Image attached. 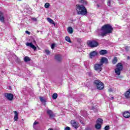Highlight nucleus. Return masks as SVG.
<instances>
[{"instance_id": "f257e3e1", "label": "nucleus", "mask_w": 130, "mask_h": 130, "mask_svg": "<svg viewBox=\"0 0 130 130\" xmlns=\"http://www.w3.org/2000/svg\"><path fill=\"white\" fill-rule=\"evenodd\" d=\"M113 30V28L111 25L109 24H105L101 28V31H102L103 33L101 34L100 36H102V37H104V36H106L107 34L112 33Z\"/></svg>"}, {"instance_id": "f03ea898", "label": "nucleus", "mask_w": 130, "mask_h": 130, "mask_svg": "<svg viewBox=\"0 0 130 130\" xmlns=\"http://www.w3.org/2000/svg\"><path fill=\"white\" fill-rule=\"evenodd\" d=\"M76 10L78 15H82V16H86L87 15V9L83 5L77 4Z\"/></svg>"}, {"instance_id": "7ed1b4c3", "label": "nucleus", "mask_w": 130, "mask_h": 130, "mask_svg": "<svg viewBox=\"0 0 130 130\" xmlns=\"http://www.w3.org/2000/svg\"><path fill=\"white\" fill-rule=\"evenodd\" d=\"M94 84L96 86L98 90H103L104 89V84L99 80H94Z\"/></svg>"}, {"instance_id": "20e7f679", "label": "nucleus", "mask_w": 130, "mask_h": 130, "mask_svg": "<svg viewBox=\"0 0 130 130\" xmlns=\"http://www.w3.org/2000/svg\"><path fill=\"white\" fill-rule=\"evenodd\" d=\"M116 68L115 69V73L116 75L118 76H119L120 75V72L121 71H122V69H123V66H122V63H118L116 64Z\"/></svg>"}, {"instance_id": "39448f33", "label": "nucleus", "mask_w": 130, "mask_h": 130, "mask_svg": "<svg viewBox=\"0 0 130 130\" xmlns=\"http://www.w3.org/2000/svg\"><path fill=\"white\" fill-rule=\"evenodd\" d=\"M87 44L90 47H91V48L97 47V46L99 45V44L96 41H88L87 42Z\"/></svg>"}, {"instance_id": "423d86ee", "label": "nucleus", "mask_w": 130, "mask_h": 130, "mask_svg": "<svg viewBox=\"0 0 130 130\" xmlns=\"http://www.w3.org/2000/svg\"><path fill=\"white\" fill-rule=\"evenodd\" d=\"M102 64L96 63L94 65V69L95 71H97L98 72H101L102 71Z\"/></svg>"}, {"instance_id": "0eeeda50", "label": "nucleus", "mask_w": 130, "mask_h": 130, "mask_svg": "<svg viewBox=\"0 0 130 130\" xmlns=\"http://www.w3.org/2000/svg\"><path fill=\"white\" fill-rule=\"evenodd\" d=\"M47 114H48L50 118L51 119H52L55 117V115L53 114V112L52 110H50L49 109H48L47 111Z\"/></svg>"}, {"instance_id": "6e6552de", "label": "nucleus", "mask_w": 130, "mask_h": 130, "mask_svg": "<svg viewBox=\"0 0 130 130\" xmlns=\"http://www.w3.org/2000/svg\"><path fill=\"white\" fill-rule=\"evenodd\" d=\"M100 63L103 66L104 63H108V59L105 57H102L100 61Z\"/></svg>"}, {"instance_id": "1a4fd4ad", "label": "nucleus", "mask_w": 130, "mask_h": 130, "mask_svg": "<svg viewBox=\"0 0 130 130\" xmlns=\"http://www.w3.org/2000/svg\"><path fill=\"white\" fill-rule=\"evenodd\" d=\"M5 96L10 101H12L14 99V95L12 93H6L5 94Z\"/></svg>"}, {"instance_id": "9d476101", "label": "nucleus", "mask_w": 130, "mask_h": 130, "mask_svg": "<svg viewBox=\"0 0 130 130\" xmlns=\"http://www.w3.org/2000/svg\"><path fill=\"white\" fill-rule=\"evenodd\" d=\"M71 123L73 127L78 128L79 126V123L77 122L75 120H71Z\"/></svg>"}, {"instance_id": "9b49d317", "label": "nucleus", "mask_w": 130, "mask_h": 130, "mask_svg": "<svg viewBox=\"0 0 130 130\" xmlns=\"http://www.w3.org/2000/svg\"><path fill=\"white\" fill-rule=\"evenodd\" d=\"M26 46H29V47H30V48H32V49H34V50H36L37 48L36 47V46L33 45V44L32 43H26Z\"/></svg>"}, {"instance_id": "f8f14e48", "label": "nucleus", "mask_w": 130, "mask_h": 130, "mask_svg": "<svg viewBox=\"0 0 130 130\" xmlns=\"http://www.w3.org/2000/svg\"><path fill=\"white\" fill-rule=\"evenodd\" d=\"M89 55L90 58H93V57L96 56V55H98V53L96 51H93L90 53Z\"/></svg>"}, {"instance_id": "ddd939ff", "label": "nucleus", "mask_w": 130, "mask_h": 130, "mask_svg": "<svg viewBox=\"0 0 130 130\" xmlns=\"http://www.w3.org/2000/svg\"><path fill=\"white\" fill-rule=\"evenodd\" d=\"M0 21L4 23L5 22V16L4 15V13L0 11Z\"/></svg>"}, {"instance_id": "4468645a", "label": "nucleus", "mask_w": 130, "mask_h": 130, "mask_svg": "<svg viewBox=\"0 0 130 130\" xmlns=\"http://www.w3.org/2000/svg\"><path fill=\"white\" fill-rule=\"evenodd\" d=\"M55 59H56V60L59 62L61 61V56L59 54L55 55Z\"/></svg>"}, {"instance_id": "2eb2a0df", "label": "nucleus", "mask_w": 130, "mask_h": 130, "mask_svg": "<svg viewBox=\"0 0 130 130\" xmlns=\"http://www.w3.org/2000/svg\"><path fill=\"white\" fill-rule=\"evenodd\" d=\"M124 96L126 99L130 98V89L125 92Z\"/></svg>"}, {"instance_id": "dca6fc26", "label": "nucleus", "mask_w": 130, "mask_h": 130, "mask_svg": "<svg viewBox=\"0 0 130 130\" xmlns=\"http://www.w3.org/2000/svg\"><path fill=\"white\" fill-rule=\"evenodd\" d=\"M123 115L125 118H128L130 117V113L128 111L125 112Z\"/></svg>"}, {"instance_id": "f3484780", "label": "nucleus", "mask_w": 130, "mask_h": 130, "mask_svg": "<svg viewBox=\"0 0 130 130\" xmlns=\"http://www.w3.org/2000/svg\"><path fill=\"white\" fill-rule=\"evenodd\" d=\"M47 20L48 22H49V23H50V24H53V25L55 26V22H54V21L51 18L48 17L47 18Z\"/></svg>"}, {"instance_id": "a211bd4d", "label": "nucleus", "mask_w": 130, "mask_h": 130, "mask_svg": "<svg viewBox=\"0 0 130 130\" xmlns=\"http://www.w3.org/2000/svg\"><path fill=\"white\" fill-rule=\"evenodd\" d=\"M99 53L101 55H104L107 54V50H102L100 51Z\"/></svg>"}, {"instance_id": "6ab92c4d", "label": "nucleus", "mask_w": 130, "mask_h": 130, "mask_svg": "<svg viewBox=\"0 0 130 130\" xmlns=\"http://www.w3.org/2000/svg\"><path fill=\"white\" fill-rule=\"evenodd\" d=\"M14 113L15 114V116H14V120L15 121H17V120H18V116L19 115V113H18V112L16 111H14Z\"/></svg>"}, {"instance_id": "aec40b11", "label": "nucleus", "mask_w": 130, "mask_h": 130, "mask_svg": "<svg viewBox=\"0 0 130 130\" xmlns=\"http://www.w3.org/2000/svg\"><path fill=\"white\" fill-rule=\"evenodd\" d=\"M67 30H68V33H69V34H73V33L74 32V30H73V28L71 26H69Z\"/></svg>"}, {"instance_id": "412c9836", "label": "nucleus", "mask_w": 130, "mask_h": 130, "mask_svg": "<svg viewBox=\"0 0 130 130\" xmlns=\"http://www.w3.org/2000/svg\"><path fill=\"white\" fill-rule=\"evenodd\" d=\"M96 123L101 125L102 124V123H103V119L101 118L98 119L96 120Z\"/></svg>"}, {"instance_id": "4be33fe9", "label": "nucleus", "mask_w": 130, "mask_h": 130, "mask_svg": "<svg viewBox=\"0 0 130 130\" xmlns=\"http://www.w3.org/2000/svg\"><path fill=\"white\" fill-rule=\"evenodd\" d=\"M95 127L96 129H100V128H101V124H98L96 123V124L95 125Z\"/></svg>"}, {"instance_id": "5701e85b", "label": "nucleus", "mask_w": 130, "mask_h": 130, "mask_svg": "<svg viewBox=\"0 0 130 130\" xmlns=\"http://www.w3.org/2000/svg\"><path fill=\"white\" fill-rule=\"evenodd\" d=\"M65 40L67 42H69V43H72V41H71V38L68 36L65 37Z\"/></svg>"}, {"instance_id": "b1692460", "label": "nucleus", "mask_w": 130, "mask_h": 130, "mask_svg": "<svg viewBox=\"0 0 130 130\" xmlns=\"http://www.w3.org/2000/svg\"><path fill=\"white\" fill-rule=\"evenodd\" d=\"M30 60H31V59L29 58V57L26 56L24 57V61H25L26 62L28 61H30Z\"/></svg>"}, {"instance_id": "393cba45", "label": "nucleus", "mask_w": 130, "mask_h": 130, "mask_svg": "<svg viewBox=\"0 0 130 130\" xmlns=\"http://www.w3.org/2000/svg\"><path fill=\"white\" fill-rule=\"evenodd\" d=\"M116 62H117V57H115L112 61V63H113V64H115V63H116Z\"/></svg>"}, {"instance_id": "a878e982", "label": "nucleus", "mask_w": 130, "mask_h": 130, "mask_svg": "<svg viewBox=\"0 0 130 130\" xmlns=\"http://www.w3.org/2000/svg\"><path fill=\"white\" fill-rule=\"evenodd\" d=\"M52 98L53 99H56L57 98V93H54L53 95H52Z\"/></svg>"}, {"instance_id": "bb28decb", "label": "nucleus", "mask_w": 130, "mask_h": 130, "mask_svg": "<svg viewBox=\"0 0 130 130\" xmlns=\"http://www.w3.org/2000/svg\"><path fill=\"white\" fill-rule=\"evenodd\" d=\"M40 100L41 101V102H42L43 103L45 102V100L44 99H43V97H40Z\"/></svg>"}, {"instance_id": "cd10ccee", "label": "nucleus", "mask_w": 130, "mask_h": 130, "mask_svg": "<svg viewBox=\"0 0 130 130\" xmlns=\"http://www.w3.org/2000/svg\"><path fill=\"white\" fill-rule=\"evenodd\" d=\"M49 6H50V4H49V3H46L45 4V8H46V9H48Z\"/></svg>"}, {"instance_id": "c85d7f7f", "label": "nucleus", "mask_w": 130, "mask_h": 130, "mask_svg": "<svg viewBox=\"0 0 130 130\" xmlns=\"http://www.w3.org/2000/svg\"><path fill=\"white\" fill-rule=\"evenodd\" d=\"M45 52H46V54H47V55H49V54H50V51H49V50H45Z\"/></svg>"}, {"instance_id": "c756f323", "label": "nucleus", "mask_w": 130, "mask_h": 130, "mask_svg": "<svg viewBox=\"0 0 130 130\" xmlns=\"http://www.w3.org/2000/svg\"><path fill=\"white\" fill-rule=\"evenodd\" d=\"M111 4V1L110 0H108L107 2V5L109 7H111V6L110 5Z\"/></svg>"}, {"instance_id": "7c9ffc66", "label": "nucleus", "mask_w": 130, "mask_h": 130, "mask_svg": "<svg viewBox=\"0 0 130 130\" xmlns=\"http://www.w3.org/2000/svg\"><path fill=\"white\" fill-rule=\"evenodd\" d=\"M109 128H110V127H109V125H106V126L104 127V129H105V130H109Z\"/></svg>"}, {"instance_id": "2f4dec72", "label": "nucleus", "mask_w": 130, "mask_h": 130, "mask_svg": "<svg viewBox=\"0 0 130 130\" xmlns=\"http://www.w3.org/2000/svg\"><path fill=\"white\" fill-rule=\"evenodd\" d=\"M81 4H84V5H87V2H86L84 0H81Z\"/></svg>"}, {"instance_id": "473e14b6", "label": "nucleus", "mask_w": 130, "mask_h": 130, "mask_svg": "<svg viewBox=\"0 0 130 130\" xmlns=\"http://www.w3.org/2000/svg\"><path fill=\"white\" fill-rule=\"evenodd\" d=\"M39 123L38 122H36V121H35L33 124V127H35V125H36V124H38Z\"/></svg>"}, {"instance_id": "72a5a7b5", "label": "nucleus", "mask_w": 130, "mask_h": 130, "mask_svg": "<svg viewBox=\"0 0 130 130\" xmlns=\"http://www.w3.org/2000/svg\"><path fill=\"white\" fill-rule=\"evenodd\" d=\"M55 47V44H52L51 46V48L52 49H53Z\"/></svg>"}, {"instance_id": "f704fd0d", "label": "nucleus", "mask_w": 130, "mask_h": 130, "mask_svg": "<svg viewBox=\"0 0 130 130\" xmlns=\"http://www.w3.org/2000/svg\"><path fill=\"white\" fill-rule=\"evenodd\" d=\"M77 42H79V43H81L82 42V40L81 39H77Z\"/></svg>"}, {"instance_id": "c9c22d12", "label": "nucleus", "mask_w": 130, "mask_h": 130, "mask_svg": "<svg viewBox=\"0 0 130 130\" xmlns=\"http://www.w3.org/2000/svg\"><path fill=\"white\" fill-rule=\"evenodd\" d=\"M64 130H71V127L67 126L64 128Z\"/></svg>"}, {"instance_id": "e433bc0d", "label": "nucleus", "mask_w": 130, "mask_h": 130, "mask_svg": "<svg viewBox=\"0 0 130 130\" xmlns=\"http://www.w3.org/2000/svg\"><path fill=\"white\" fill-rule=\"evenodd\" d=\"M25 33H26V34H28V35H30V34H31V32H30V31L28 30H26Z\"/></svg>"}, {"instance_id": "4c0bfd02", "label": "nucleus", "mask_w": 130, "mask_h": 130, "mask_svg": "<svg viewBox=\"0 0 130 130\" xmlns=\"http://www.w3.org/2000/svg\"><path fill=\"white\" fill-rule=\"evenodd\" d=\"M125 49L126 51H128L129 50L128 47L127 46L125 47Z\"/></svg>"}, {"instance_id": "58836bf2", "label": "nucleus", "mask_w": 130, "mask_h": 130, "mask_svg": "<svg viewBox=\"0 0 130 130\" xmlns=\"http://www.w3.org/2000/svg\"><path fill=\"white\" fill-rule=\"evenodd\" d=\"M32 20H33V21H37V18L35 17V18H32Z\"/></svg>"}, {"instance_id": "ea45409f", "label": "nucleus", "mask_w": 130, "mask_h": 130, "mask_svg": "<svg viewBox=\"0 0 130 130\" xmlns=\"http://www.w3.org/2000/svg\"><path fill=\"white\" fill-rule=\"evenodd\" d=\"M108 91H109V92H112V88H109V89H108Z\"/></svg>"}, {"instance_id": "a19ab883", "label": "nucleus", "mask_w": 130, "mask_h": 130, "mask_svg": "<svg viewBox=\"0 0 130 130\" xmlns=\"http://www.w3.org/2000/svg\"><path fill=\"white\" fill-rule=\"evenodd\" d=\"M75 100L77 102H78V101H80V99H77V98H75Z\"/></svg>"}, {"instance_id": "79ce46f5", "label": "nucleus", "mask_w": 130, "mask_h": 130, "mask_svg": "<svg viewBox=\"0 0 130 130\" xmlns=\"http://www.w3.org/2000/svg\"><path fill=\"white\" fill-rule=\"evenodd\" d=\"M113 99H114V97H112V98H111V100H113Z\"/></svg>"}, {"instance_id": "37998d69", "label": "nucleus", "mask_w": 130, "mask_h": 130, "mask_svg": "<svg viewBox=\"0 0 130 130\" xmlns=\"http://www.w3.org/2000/svg\"><path fill=\"white\" fill-rule=\"evenodd\" d=\"M127 59H130V57H129V56H127Z\"/></svg>"}, {"instance_id": "c03bdc74", "label": "nucleus", "mask_w": 130, "mask_h": 130, "mask_svg": "<svg viewBox=\"0 0 130 130\" xmlns=\"http://www.w3.org/2000/svg\"><path fill=\"white\" fill-rule=\"evenodd\" d=\"M34 43H36V41L35 40L34 41Z\"/></svg>"}, {"instance_id": "a18cd8bd", "label": "nucleus", "mask_w": 130, "mask_h": 130, "mask_svg": "<svg viewBox=\"0 0 130 130\" xmlns=\"http://www.w3.org/2000/svg\"><path fill=\"white\" fill-rule=\"evenodd\" d=\"M97 6L98 8H99V5H98Z\"/></svg>"}, {"instance_id": "49530a36", "label": "nucleus", "mask_w": 130, "mask_h": 130, "mask_svg": "<svg viewBox=\"0 0 130 130\" xmlns=\"http://www.w3.org/2000/svg\"><path fill=\"white\" fill-rule=\"evenodd\" d=\"M99 87H101V85H99Z\"/></svg>"}, {"instance_id": "de8ad7c7", "label": "nucleus", "mask_w": 130, "mask_h": 130, "mask_svg": "<svg viewBox=\"0 0 130 130\" xmlns=\"http://www.w3.org/2000/svg\"><path fill=\"white\" fill-rule=\"evenodd\" d=\"M82 121H80V122H82Z\"/></svg>"}, {"instance_id": "09e8293b", "label": "nucleus", "mask_w": 130, "mask_h": 130, "mask_svg": "<svg viewBox=\"0 0 130 130\" xmlns=\"http://www.w3.org/2000/svg\"><path fill=\"white\" fill-rule=\"evenodd\" d=\"M82 121H80V122H82Z\"/></svg>"}, {"instance_id": "8fccbe9b", "label": "nucleus", "mask_w": 130, "mask_h": 130, "mask_svg": "<svg viewBox=\"0 0 130 130\" xmlns=\"http://www.w3.org/2000/svg\"><path fill=\"white\" fill-rule=\"evenodd\" d=\"M18 1H22V0H18Z\"/></svg>"}]
</instances>
